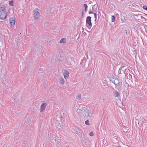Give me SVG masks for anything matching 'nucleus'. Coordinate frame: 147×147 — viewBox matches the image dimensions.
Segmentation results:
<instances>
[{
    "label": "nucleus",
    "instance_id": "393cba45",
    "mask_svg": "<svg viewBox=\"0 0 147 147\" xmlns=\"http://www.w3.org/2000/svg\"><path fill=\"white\" fill-rule=\"evenodd\" d=\"M94 17L95 18V21H96V17H97V15H96V13H94Z\"/></svg>",
    "mask_w": 147,
    "mask_h": 147
},
{
    "label": "nucleus",
    "instance_id": "f257e3e1",
    "mask_svg": "<svg viewBox=\"0 0 147 147\" xmlns=\"http://www.w3.org/2000/svg\"><path fill=\"white\" fill-rule=\"evenodd\" d=\"M110 82L111 83H113L115 84L116 89L119 90L122 87V82H124V80L123 78H121L120 81L117 78H115L113 79V80H110Z\"/></svg>",
    "mask_w": 147,
    "mask_h": 147
},
{
    "label": "nucleus",
    "instance_id": "4be33fe9",
    "mask_svg": "<svg viewBox=\"0 0 147 147\" xmlns=\"http://www.w3.org/2000/svg\"><path fill=\"white\" fill-rule=\"evenodd\" d=\"M85 124L86 125H88L89 124V121L88 120H86L85 122Z\"/></svg>",
    "mask_w": 147,
    "mask_h": 147
},
{
    "label": "nucleus",
    "instance_id": "6ab92c4d",
    "mask_svg": "<svg viewBox=\"0 0 147 147\" xmlns=\"http://www.w3.org/2000/svg\"><path fill=\"white\" fill-rule=\"evenodd\" d=\"M83 6L85 7V11L86 12L87 11V9L88 8V7L87 4H84L83 5Z\"/></svg>",
    "mask_w": 147,
    "mask_h": 147
},
{
    "label": "nucleus",
    "instance_id": "aec40b11",
    "mask_svg": "<svg viewBox=\"0 0 147 147\" xmlns=\"http://www.w3.org/2000/svg\"><path fill=\"white\" fill-rule=\"evenodd\" d=\"M13 1H9V4L11 6H13Z\"/></svg>",
    "mask_w": 147,
    "mask_h": 147
},
{
    "label": "nucleus",
    "instance_id": "f8f14e48",
    "mask_svg": "<svg viewBox=\"0 0 147 147\" xmlns=\"http://www.w3.org/2000/svg\"><path fill=\"white\" fill-rule=\"evenodd\" d=\"M59 82L62 85H63L65 84V80L63 77H60L59 78Z\"/></svg>",
    "mask_w": 147,
    "mask_h": 147
},
{
    "label": "nucleus",
    "instance_id": "1a4fd4ad",
    "mask_svg": "<svg viewBox=\"0 0 147 147\" xmlns=\"http://www.w3.org/2000/svg\"><path fill=\"white\" fill-rule=\"evenodd\" d=\"M47 105V103L44 102L43 103L41 106L40 110V112L43 111L45 109Z\"/></svg>",
    "mask_w": 147,
    "mask_h": 147
},
{
    "label": "nucleus",
    "instance_id": "2eb2a0df",
    "mask_svg": "<svg viewBox=\"0 0 147 147\" xmlns=\"http://www.w3.org/2000/svg\"><path fill=\"white\" fill-rule=\"evenodd\" d=\"M61 122V123H57V128H61V126H62V121H61V122Z\"/></svg>",
    "mask_w": 147,
    "mask_h": 147
},
{
    "label": "nucleus",
    "instance_id": "a878e982",
    "mask_svg": "<svg viewBox=\"0 0 147 147\" xmlns=\"http://www.w3.org/2000/svg\"><path fill=\"white\" fill-rule=\"evenodd\" d=\"M143 8L146 10H147V7L146 6H144L143 7Z\"/></svg>",
    "mask_w": 147,
    "mask_h": 147
},
{
    "label": "nucleus",
    "instance_id": "dca6fc26",
    "mask_svg": "<svg viewBox=\"0 0 147 147\" xmlns=\"http://www.w3.org/2000/svg\"><path fill=\"white\" fill-rule=\"evenodd\" d=\"M113 93L115 96L116 97H118L119 95V92L117 91H114Z\"/></svg>",
    "mask_w": 147,
    "mask_h": 147
},
{
    "label": "nucleus",
    "instance_id": "cd10ccee",
    "mask_svg": "<svg viewBox=\"0 0 147 147\" xmlns=\"http://www.w3.org/2000/svg\"><path fill=\"white\" fill-rule=\"evenodd\" d=\"M84 14H84V11L82 12V17H83L84 16Z\"/></svg>",
    "mask_w": 147,
    "mask_h": 147
},
{
    "label": "nucleus",
    "instance_id": "0eeeda50",
    "mask_svg": "<svg viewBox=\"0 0 147 147\" xmlns=\"http://www.w3.org/2000/svg\"><path fill=\"white\" fill-rule=\"evenodd\" d=\"M125 70L126 69H125V67H120L118 71L119 75H121V74L125 75Z\"/></svg>",
    "mask_w": 147,
    "mask_h": 147
},
{
    "label": "nucleus",
    "instance_id": "bb28decb",
    "mask_svg": "<svg viewBox=\"0 0 147 147\" xmlns=\"http://www.w3.org/2000/svg\"><path fill=\"white\" fill-rule=\"evenodd\" d=\"M138 16H140V18H141L142 19L143 18H144L143 16H142L140 15H139Z\"/></svg>",
    "mask_w": 147,
    "mask_h": 147
},
{
    "label": "nucleus",
    "instance_id": "7ed1b4c3",
    "mask_svg": "<svg viewBox=\"0 0 147 147\" xmlns=\"http://www.w3.org/2000/svg\"><path fill=\"white\" fill-rule=\"evenodd\" d=\"M7 16L5 6L3 5L0 6V19L3 20L5 19Z\"/></svg>",
    "mask_w": 147,
    "mask_h": 147
},
{
    "label": "nucleus",
    "instance_id": "b1692460",
    "mask_svg": "<svg viewBox=\"0 0 147 147\" xmlns=\"http://www.w3.org/2000/svg\"><path fill=\"white\" fill-rule=\"evenodd\" d=\"M75 131H76L77 133L80 132V130H79V129L77 128H76L75 129Z\"/></svg>",
    "mask_w": 147,
    "mask_h": 147
},
{
    "label": "nucleus",
    "instance_id": "f03ea898",
    "mask_svg": "<svg viewBox=\"0 0 147 147\" xmlns=\"http://www.w3.org/2000/svg\"><path fill=\"white\" fill-rule=\"evenodd\" d=\"M77 113H79V115L82 116L83 115V113L85 112L86 113L85 115L86 117L88 116L91 117L92 114L91 112H90L89 110L88 109H86L85 107H82L79 109H78L76 111Z\"/></svg>",
    "mask_w": 147,
    "mask_h": 147
},
{
    "label": "nucleus",
    "instance_id": "4468645a",
    "mask_svg": "<svg viewBox=\"0 0 147 147\" xmlns=\"http://www.w3.org/2000/svg\"><path fill=\"white\" fill-rule=\"evenodd\" d=\"M66 42V39L65 38H63L60 41L59 43H65Z\"/></svg>",
    "mask_w": 147,
    "mask_h": 147
},
{
    "label": "nucleus",
    "instance_id": "ddd939ff",
    "mask_svg": "<svg viewBox=\"0 0 147 147\" xmlns=\"http://www.w3.org/2000/svg\"><path fill=\"white\" fill-rule=\"evenodd\" d=\"M119 80L120 81V80H121V78H123L124 80V81H125V75L123 74L122 75H119Z\"/></svg>",
    "mask_w": 147,
    "mask_h": 147
},
{
    "label": "nucleus",
    "instance_id": "9b49d317",
    "mask_svg": "<svg viewBox=\"0 0 147 147\" xmlns=\"http://www.w3.org/2000/svg\"><path fill=\"white\" fill-rule=\"evenodd\" d=\"M31 123V118L30 117L26 119L25 122L24 124L26 125H28Z\"/></svg>",
    "mask_w": 147,
    "mask_h": 147
},
{
    "label": "nucleus",
    "instance_id": "5701e85b",
    "mask_svg": "<svg viewBox=\"0 0 147 147\" xmlns=\"http://www.w3.org/2000/svg\"><path fill=\"white\" fill-rule=\"evenodd\" d=\"M89 135L91 136H92L94 135V133L92 132H91L90 133Z\"/></svg>",
    "mask_w": 147,
    "mask_h": 147
},
{
    "label": "nucleus",
    "instance_id": "c85d7f7f",
    "mask_svg": "<svg viewBox=\"0 0 147 147\" xmlns=\"http://www.w3.org/2000/svg\"><path fill=\"white\" fill-rule=\"evenodd\" d=\"M55 141L56 143H58V141L56 139H55Z\"/></svg>",
    "mask_w": 147,
    "mask_h": 147
},
{
    "label": "nucleus",
    "instance_id": "6e6552de",
    "mask_svg": "<svg viewBox=\"0 0 147 147\" xmlns=\"http://www.w3.org/2000/svg\"><path fill=\"white\" fill-rule=\"evenodd\" d=\"M55 118L56 120L58 122H60L62 121V117L61 115V113L58 112L56 113Z\"/></svg>",
    "mask_w": 147,
    "mask_h": 147
},
{
    "label": "nucleus",
    "instance_id": "f3484780",
    "mask_svg": "<svg viewBox=\"0 0 147 147\" xmlns=\"http://www.w3.org/2000/svg\"><path fill=\"white\" fill-rule=\"evenodd\" d=\"M81 94H80L78 93L77 94L76 98V99L78 100H80L81 98Z\"/></svg>",
    "mask_w": 147,
    "mask_h": 147
},
{
    "label": "nucleus",
    "instance_id": "9d476101",
    "mask_svg": "<svg viewBox=\"0 0 147 147\" xmlns=\"http://www.w3.org/2000/svg\"><path fill=\"white\" fill-rule=\"evenodd\" d=\"M10 23L11 26L14 27L15 23V20L13 17H11L9 19Z\"/></svg>",
    "mask_w": 147,
    "mask_h": 147
},
{
    "label": "nucleus",
    "instance_id": "a211bd4d",
    "mask_svg": "<svg viewBox=\"0 0 147 147\" xmlns=\"http://www.w3.org/2000/svg\"><path fill=\"white\" fill-rule=\"evenodd\" d=\"M145 120L143 117H141L139 119V121L141 123Z\"/></svg>",
    "mask_w": 147,
    "mask_h": 147
},
{
    "label": "nucleus",
    "instance_id": "39448f33",
    "mask_svg": "<svg viewBox=\"0 0 147 147\" xmlns=\"http://www.w3.org/2000/svg\"><path fill=\"white\" fill-rule=\"evenodd\" d=\"M62 72L65 79H67L69 76V72L66 70L64 69H63Z\"/></svg>",
    "mask_w": 147,
    "mask_h": 147
},
{
    "label": "nucleus",
    "instance_id": "20e7f679",
    "mask_svg": "<svg viewBox=\"0 0 147 147\" xmlns=\"http://www.w3.org/2000/svg\"><path fill=\"white\" fill-rule=\"evenodd\" d=\"M40 16V14L39 12V10L37 9H35L34 11L33 16L34 19L35 20L38 19Z\"/></svg>",
    "mask_w": 147,
    "mask_h": 147
},
{
    "label": "nucleus",
    "instance_id": "c756f323",
    "mask_svg": "<svg viewBox=\"0 0 147 147\" xmlns=\"http://www.w3.org/2000/svg\"><path fill=\"white\" fill-rule=\"evenodd\" d=\"M93 13V12H92V11H89V14H90Z\"/></svg>",
    "mask_w": 147,
    "mask_h": 147
},
{
    "label": "nucleus",
    "instance_id": "423d86ee",
    "mask_svg": "<svg viewBox=\"0 0 147 147\" xmlns=\"http://www.w3.org/2000/svg\"><path fill=\"white\" fill-rule=\"evenodd\" d=\"M91 17L90 16H88L86 18V22L88 25L89 28H90L92 26V23L91 22Z\"/></svg>",
    "mask_w": 147,
    "mask_h": 147
},
{
    "label": "nucleus",
    "instance_id": "412c9836",
    "mask_svg": "<svg viewBox=\"0 0 147 147\" xmlns=\"http://www.w3.org/2000/svg\"><path fill=\"white\" fill-rule=\"evenodd\" d=\"M115 17L114 16H112V22H113L115 21Z\"/></svg>",
    "mask_w": 147,
    "mask_h": 147
}]
</instances>
